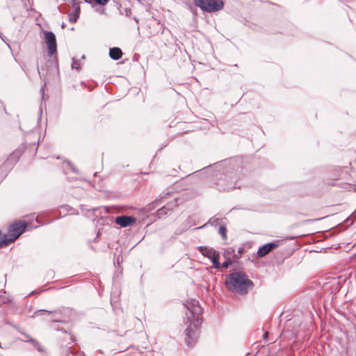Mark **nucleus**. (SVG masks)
I'll return each mask as SVG.
<instances>
[{"label": "nucleus", "mask_w": 356, "mask_h": 356, "mask_svg": "<svg viewBox=\"0 0 356 356\" xmlns=\"http://www.w3.org/2000/svg\"><path fill=\"white\" fill-rule=\"evenodd\" d=\"M188 309L184 318L186 341L190 345L197 338V330L202 323V308L196 300H188L185 305Z\"/></svg>", "instance_id": "1"}, {"label": "nucleus", "mask_w": 356, "mask_h": 356, "mask_svg": "<svg viewBox=\"0 0 356 356\" xmlns=\"http://www.w3.org/2000/svg\"><path fill=\"white\" fill-rule=\"evenodd\" d=\"M225 284L229 290L241 295H245L252 287L253 282L244 273L234 272L227 276Z\"/></svg>", "instance_id": "2"}, {"label": "nucleus", "mask_w": 356, "mask_h": 356, "mask_svg": "<svg viewBox=\"0 0 356 356\" xmlns=\"http://www.w3.org/2000/svg\"><path fill=\"white\" fill-rule=\"evenodd\" d=\"M38 224L39 222L37 218L35 219V222L31 220L16 222L10 226L7 235L1 236V239L8 245L15 241L26 229L29 230V229L36 228L39 226Z\"/></svg>", "instance_id": "3"}, {"label": "nucleus", "mask_w": 356, "mask_h": 356, "mask_svg": "<svg viewBox=\"0 0 356 356\" xmlns=\"http://www.w3.org/2000/svg\"><path fill=\"white\" fill-rule=\"evenodd\" d=\"M194 3L203 11L209 13L218 11L223 7L222 0H194Z\"/></svg>", "instance_id": "4"}, {"label": "nucleus", "mask_w": 356, "mask_h": 356, "mask_svg": "<svg viewBox=\"0 0 356 356\" xmlns=\"http://www.w3.org/2000/svg\"><path fill=\"white\" fill-rule=\"evenodd\" d=\"M49 56H53L57 49L56 36L52 32L44 31Z\"/></svg>", "instance_id": "5"}, {"label": "nucleus", "mask_w": 356, "mask_h": 356, "mask_svg": "<svg viewBox=\"0 0 356 356\" xmlns=\"http://www.w3.org/2000/svg\"><path fill=\"white\" fill-rule=\"evenodd\" d=\"M223 256L225 261L222 264H220V268H227L232 264L233 261L232 257H234V260L239 259V256L235 254V250L232 248H227L224 252Z\"/></svg>", "instance_id": "6"}, {"label": "nucleus", "mask_w": 356, "mask_h": 356, "mask_svg": "<svg viewBox=\"0 0 356 356\" xmlns=\"http://www.w3.org/2000/svg\"><path fill=\"white\" fill-rule=\"evenodd\" d=\"M136 220L134 216H120L115 218V222L122 227H127L135 225Z\"/></svg>", "instance_id": "7"}, {"label": "nucleus", "mask_w": 356, "mask_h": 356, "mask_svg": "<svg viewBox=\"0 0 356 356\" xmlns=\"http://www.w3.org/2000/svg\"><path fill=\"white\" fill-rule=\"evenodd\" d=\"M280 244V241L269 243L259 248L257 252L259 257H263L268 254L270 251L277 248Z\"/></svg>", "instance_id": "8"}, {"label": "nucleus", "mask_w": 356, "mask_h": 356, "mask_svg": "<svg viewBox=\"0 0 356 356\" xmlns=\"http://www.w3.org/2000/svg\"><path fill=\"white\" fill-rule=\"evenodd\" d=\"M109 56L112 59L117 60L122 57V51L118 47H113L110 49Z\"/></svg>", "instance_id": "9"}, {"label": "nucleus", "mask_w": 356, "mask_h": 356, "mask_svg": "<svg viewBox=\"0 0 356 356\" xmlns=\"http://www.w3.org/2000/svg\"><path fill=\"white\" fill-rule=\"evenodd\" d=\"M211 262L213 263V267L216 269H219L220 268V254L216 250L215 252H213V254L211 257L209 258Z\"/></svg>", "instance_id": "10"}, {"label": "nucleus", "mask_w": 356, "mask_h": 356, "mask_svg": "<svg viewBox=\"0 0 356 356\" xmlns=\"http://www.w3.org/2000/svg\"><path fill=\"white\" fill-rule=\"evenodd\" d=\"M80 13V8L79 6H76L74 7V10L72 13H69V21L71 23H75L76 22Z\"/></svg>", "instance_id": "11"}, {"label": "nucleus", "mask_w": 356, "mask_h": 356, "mask_svg": "<svg viewBox=\"0 0 356 356\" xmlns=\"http://www.w3.org/2000/svg\"><path fill=\"white\" fill-rule=\"evenodd\" d=\"M198 250L204 257H207L208 259L211 257L213 252H215L216 251V250L207 247H199Z\"/></svg>", "instance_id": "12"}, {"label": "nucleus", "mask_w": 356, "mask_h": 356, "mask_svg": "<svg viewBox=\"0 0 356 356\" xmlns=\"http://www.w3.org/2000/svg\"><path fill=\"white\" fill-rule=\"evenodd\" d=\"M83 65V62L81 60H76L74 58L72 59V68L77 70H80Z\"/></svg>", "instance_id": "13"}, {"label": "nucleus", "mask_w": 356, "mask_h": 356, "mask_svg": "<svg viewBox=\"0 0 356 356\" xmlns=\"http://www.w3.org/2000/svg\"><path fill=\"white\" fill-rule=\"evenodd\" d=\"M221 181H220L218 183V185L219 186H222V189L223 190H231V189H233V188H235L236 186L235 185H233L232 183L230 184H227L224 187L222 186V184L220 183Z\"/></svg>", "instance_id": "14"}, {"label": "nucleus", "mask_w": 356, "mask_h": 356, "mask_svg": "<svg viewBox=\"0 0 356 356\" xmlns=\"http://www.w3.org/2000/svg\"><path fill=\"white\" fill-rule=\"evenodd\" d=\"M226 232L227 229L225 227H220L219 229V233L222 236V237L225 239L226 238Z\"/></svg>", "instance_id": "15"}, {"label": "nucleus", "mask_w": 356, "mask_h": 356, "mask_svg": "<svg viewBox=\"0 0 356 356\" xmlns=\"http://www.w3.org/2000/svg\"><path fill=\"white\" fill-rule=\"evenodd\" d=\"M86 1H88V0H85ZM95 1L100 5V6H105L107 4V3L108 2V0H95Z\"/></svg>", "instance_id": "16"}, {"label": "nucleus", "mask_w": 356, "mask_h": 356, "mask_svg": "<svg viewBox=\"0 0 356 356\" xmlns=\"http://www.w3.org/2000/svg\"><path fill=\"white\" fill-rule=\"evenodd\" d=\"M242 251H243V249H242V248H239V249H238V253H240V254H241V253L242 252Z\"/></svg>", "instance_id": "17"}, {"label": "nucleus", "mask_w": 356, "mask_h": 356, "mask_svg": "<svg viewBox=\"0 0 356 356\" xmlns=\"http://www.w3.org/2000/svg\"><path fill=\"white\" fill-rule=\"evenodd\" d=\"M61 26H62V29H64L65 26L64 24H63Z\"/></svg>", "instance_id": "18"}]
</instances>
